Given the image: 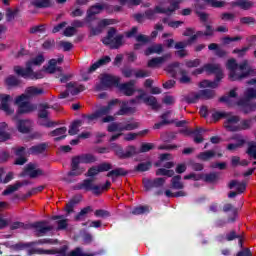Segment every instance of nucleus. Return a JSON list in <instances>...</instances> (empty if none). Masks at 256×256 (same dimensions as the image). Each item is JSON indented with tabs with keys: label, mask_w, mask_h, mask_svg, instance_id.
I'll use <instances>...</instances> for the list:
<instances>
[{
	"label": "nucleus",
	"mask_w": 256,
	"mask_h": 256,
	"mask_svg": "<svg viewBox=\"0 0 256 256\" xmlns=\"http://www.w3.org/2000/svg\"><path fill=\"white\" fill-rule=\"evenodd\" d=\"M96 254H86L81 248H76L66 256H95Z\"/></svg>",
	"instance_id": "obj_57"
},
{
	"label": "nucleus",
	"mask_w": 256,
	"mask_h": 256,
	"mask_svg": "<svg viewBox=\"0 0 256 256\" xmlns=\"http://www.w3.org/2000/svg\"><path fill=\"white\" fill-rule=\"evenodd\" d=\"M169 115H171V112H166L164 114H162L161 119L162 121L159 123H156L154 125V129H161V127H163V125H168V123H171V121H169Z\"/></svg>",
	"instance_id": "obj_38"
},
{
	"label": "nucleus",
	"mask_w": 256,
	"mask_h": 256,
	"mask_svg": "<svg viewBox=\"0 0 256 256\" xmlns=\"http://www.w3.org/2000/svg\"><path fill=\"white\" fill-rule=\"evenodd\" d=\"M160 53H163V45L161 44H154L150 47L147 48V50L145 51V55L149 56V55H160Z\"/></svg>",
	"instance_id": "obj_31"
},
{
	"label": "nucleus",
	"mask_w": 256,
	"mask_h": 256,
	"mask_svg": "<svg viewBox=\"0 0 256 256\" xmlns=\"http://www.w3.org/2000/svg\"><path fill=\"white\" fill-rule=\"evenodd\" d=\"M7 129V123H0V141H7L10 139L11 135L5 131Z\"/></svg>",
	"instance_id": "obj_39"
},
{
	"label": "nucleus",
	"mask_w": 256,
	"mask_h": 256,
	"mask_svg": "<svg viewBox=\"0 0 256 256\" xmlns=\"http://www.w3.org/2000/svg\"><path fill=\"white\" fill-rule=\"evenodd\" d=\"M33 229H35V233L38 237H43L45 233H49L53 227L47 226L45 222H36L32 224Z\"/></svg>",
	"instance_id": "obj_17"
},
{
	"label": "nucleus",
	"mask_w": 256,
	"mask_h": 256,
	"mask_svg": "<svg viewBox=\"0 0 256 256\" xmlns=\"http://www.w3.org/2000/svg\"><path fill=\"white\" fill-rule=\"evenodd\" d=\"M239 116H235L233 114H226V120L224 122V127L227 131H241V127L239 126Z\"/></svg>",
	"instance_id": "obj_13"
},
{
	"label": "nucleus",
	"mask_w": 256,
	"mask_h": 256,
	"mask_svg": "<svg viewBox=\"0 0 256 256\" xmlns=\"http://www.w3.org/2000/svg\"><path fill=\"white\" fill-rule=\"evenodd\" d=\"M229 189H236L238 193H243L247 189V184L245 182H239L237 180H232L229 183Z\"/></svg>",
	"instance_id": "obj_28"
},
{
	"label": "nucleus",
	"mask_w": 256,
	"mask_h": 256,
	"mask_svg": "<svg viewBox=\"0 0 256 256\" xmlns=\"http://www.w3.org/2000/svg\"><path fill=\"white\" fill-rule=\"evenodd\" d=\"M119 105V100H111L107 106H103L93 114H90L84 118L87 123H93L95 121H100V123H113L115 121V116L109 115L113 113V110Z\"/></svg>",
	"instance_id": "obj_4"
},
{
	"label": "nucleus",
	"mask_w": 256,
	"mask_h": 256,
	"mask_svg": "<svg viewBox=\"0 0 256 256\" xmlns=\"http://www.w3.org/2000/svg\"><path fill=\"white\" fill-rule=\"evenodd\" d=\"M82 159L85 164L95 163V161H97V158L92 154H84V155H82Z\"/></svg>",
	"instance_id": "obj_62"
},
{
	"label": "nucleus",
	"mask_w": 256,
	"mask_h": 256,
	"mask_svg": "<svg viewBox=\"0 0 256 256\" xmlns=\"http://www.w3.org/2000/svg\"><path fill=\"white\" fill-rule=\"evenodd\" d=\"M103 9H105V6L104 5H95V6H92L88 12H87V17L88 19H93V16L94 15H99V13H101V11H103Z\"/></svg>",
	"instance_id": "obj_32"
},
{
	"label": "nucleus",
	"mask_w": 256,
	"mask_h": 256,
	"mask_svg": "<svg viewBox=\"0 0 256 256\" xmlns=\"http://www.w3.org/2000/svg\"><path fill=\"white\" fill-rule=\"evenodd\" d=\"M204 3L207 5H210V7H224L225 2L224 1H217V0H204Z\"/></svg>",
	"instance_id": "obj_55"
},
{
	"label": "nucleus",
	"mask_w": 256,
	"mask_h": 256,
	"mask_svg": "<svg viewBox=\"0 0 256 256\" xmlns=\"http://www.w3.org/2000/svg\"><path fill=\"white\" fill-rule=\"evenodd\" d=\"M149 169H151V164L149 162L146 163H140L137 167H136V171H149Z\"/></svg>",
	"instance_id": "obj_64"
},
{
	"label": "nucleus",
	"mask_w": 256,
	"mask_h": 256,
	"mask_svg": "<svg viewBox=\"0 0 256 256\" xmlns=\"http://www.w3.org/2000/svg\"><path fill=\"white\" fill-rule=\"evenodd\" d=\"M6 84L9 87H15V85H19V80L15 76H9L6 78Z\"/></svg>",
	"instance_id": "obj_63"
},
{
	"label": "nucleus",
	"mask_w": 256,
	"mask_h": 256,
	"mask_svg": "<svg viewBox=\"0 0 256 256\" xmlns=\"http://www.w3.org/2000/svg\"><path fill=\"white\" fill-rule=\"evenodd\" d=\"M168 2L169 0H166L165 2L156 6L154 10L146 11L145 16L147 17V19H151L155 15V13H164L165 15H171V13H174V11H177V9H179V3H181V0H172V2L170 3V7L167 8Z\"/></svg>",
	"instance_id": "obj_7"
},
{
	"label": "nucleus",
	"mask_w": 256,
	"mask_h": 256,
	"mask_svg": "<svg viewBox=\"0 0 256 256\" xmlns=\"http://www.w3.org/2000/svg\"><path fill=\"white\" fill-rule=\"evenodd\" d=\"M78 189H84L85 191H93V193H99V186L93 184V181L86 179L79 186Z\"/></svg>",
	"instance_id": "obj_22"
},
{
	"label": "nucleus",
	"mask_w": 256,
	"mask_h": 256,
	"mask_svg": "<svg viewBox=\"0 0 256 256\" xmlns=\"http://www.w3.org/2000/svg\"><path fill=\"white\" fill-rule=\"evenodd\" d=\"M100 81V86L97 87L98 91H101V89H108V87H118L120 79L119 77L104 74L101 76Z\"/></svg>",
	"instance_id": "obj_12"
},
{
	"label": "nucleus",
	"mask_w": 256,
	"mask_h": 256,
	"mask_svg": "<svg viewBox=\"0 0 256 256\" xmlns=\"http://www.w3.org/2000/svg\"><path fill=\"white\" fill-rule=\"evenodd\" d=\"M171 59V54H165L161 57L152 58L148 61V67L151 69H157L158 67H161L163 63H165L167 60Z\"/></svg>",
	"instance_id": "obj_18"
},
{
	"label": "nucleus",
	"mask_w": 256,
	"mask_h": 256,
	"mask_svg": "<svg viewBox=\"0 0 256 256\" xmlns=\"http://www.w3.org/2000/svg\"><path fill=\"white\" fill-rule=\"evenodd\" d=\"M233 5L240 7V9H244V11H247V9H251V7H253V2L249 0H236Z\"/></svg>",
	"instance_id": "obj_34"
},
{
	"label": "nucleus",
	"mask_w": 256,
	"mask_h": 256,
	"mask_svg": "<svg viewBox=\"0 0 256 256\" xmlns=\"http://www.w3.org/2000/svg\"><path fill=\"white\" fill-rule=\"evenodd\" d=\"M110 149H112V151L116 153L117 157H119L120 159H123L125 151L123 150V147H121V145L117 143H112L110 145Z\"/></svg>",
	"instance_id": "obj_37"
},
{
	"label": "nucleus",
	"mask_w": 256,
	"mask_h": 256,
	"mask_svg": "<svg viewBox=\"0 0 256 256\" xmlns=\"http://www.w3.org/2000/svg\"><path fill=\"white\" fill-rule=\"evenodd\" d=\"M107 63H111V58L109 56L102 57L89 68L88 73H93V71H97L99 67L107 65Z\"/></svg>",
	"instance_id": "obj_25"
},
{
	"label": "nucleus",
	"mask_w": 256,
	"mask_h": 256,
	"mask_svg": "<svg viewBox=\"0 0 256 256\" xmlns=\"http://www.w3.org/2000/svg\"><path fill=\"white\" fill-rule=\"evenodd\" d=\"M67 91L71 93V95H77L81 93V91H85V87L83 85H79L77 82H70L67 84Z\"/></svg>",
	"instance_id": "obj_26"
},
{
	"label": "nucleus",
	"mask_w": 256,
	"mask_h": 256,
	"mask_svg": "<svg viewBox=\"0 0 256 256\" xmlns=\"http://www.w3.org/2000/svg\"><path fill=\"white\" fill-rule=\"evenodd\" d=\"M71 171L68 172L67 176L65 177V181L70 183L71 177H79V175H83L85 173V168L78 167V166H71Z\"/></svg>",
	"instance_id": "obj_23"
},
{
	"label": "nucleus",
	"mask_w": 256,
	"mask_h": 256,
	"mask_svg": "<svg viewBox=\"0 0 256 256\" xmlns=\"http://www.w3.org/2000/svg\"><path fill=\"white\" fill-rule=\"evenodd\" d=\"M184 179L186 181L192 180V181H201L203 179V175L196 174V173H190L184 176Z\"/></svg>",
	"instance_id": "obj_53"
},
{
	"label": "nucleus",
	"mask_w": 256,
	"mask_h": 256,
	"mask_svg": "<svg viewBox=\"0 0 256 256\" xmlns=\"http://www.w3.org/2000/svg\"><path fill=\"white\" fill-rule=\"evenodd\" d=\"M82 123L81 121H75L72 123L68 133L69 135H77L79 133V127H81Z\"/></svg>",
	"instance_id": "obj_45"
},
{
	"label": "nucleus",
	"mask_w": 256,
	"mask_h": 256,
	"mask_svg": "<svg viewBox=\"0 0 256 256\" xmlns=\"http://www.w3.org/2000/svg\"><path fill=\"white\" fill-rule=\"evenodd\" d=\"M45 149H47V144L41 143V144L32 146L27 153L28 155H39L43 153Z\"/></svg>",
	"instance_id": "obj_30"
},
{
	"label": "nucleus",
	"mask_w": 256,
	"mask_h": 256,
	"mask_svg": "<svg viewBox=\"0 0 256 256\" xmlns=\"http://www.w3.org/2000/svg\"><path fill=\"white\" fill-rule=\"evenodd\" d=\"M117 87L121 93L127 95L128 97H131V95L135 93V81L133 80L128 83L118 84Z\"/></svg>",
	"instance_id": "obj_19"
},
{
	"label": "nucleus",
	"mask_w": 256,
	"mask_h": 256,
	"mask_svg": "<svg viewBox=\"0 0 256 256\" xmlns=\"http://www.w3.org/2000/svg\"><path fill=\"white\" fill-rule=\"evenodd\" d=\"M247 154L249 155V157L256 159V142H250L248 144Z\"/></svg>",
	"instance_id": "obj_47"
},
{
	"label": "nucleus",
	"mask_w": 256,
	"mask_h": 256,
	"mask_svg": "<svg viewBox=\"0 0 256 256\" xmlns=\"http://www.w3.org/2000/svg\"><path fill=\"white\" fill-rule=\"evenodd\" d=\"M31 4L38 9H45L53 6V0H32Z\"/></svg>",
	"instance_id": "obj_29"
},
{
	"label": "nucleus",
	"mask_w": 256,
	"mask_h": 256,
	"mask_svg": "<svg viewBox=\"0 0 256 256\" xmlns=\"http://www.w3.org/2000/svg\"><path fill=\"white\" fill-rule=\"evenodd\" d=\"M16 128L19 133H30L31 129H33V122L31 120H17Z\"/></svg>",
	"instance_id": "obj_20"
},
{
	"label": "nucleus",
	"mask_w": 256,
	"mask_h": 256,
	"mask_svg": "<svg viewBox=\"0 0 256 256\" xmlns=\"http://www.w3.org/2000/svg\"><path fill=\"white\" fill-rule=\"evenodd\" d=\"M25 173L28 177L35 179V177L43 175V170H41L37 164H28L26 166Z\"/></svg>",
	"instance_id": "obj_21"
},
{
	"label": "nucleus",
	"mask_w": 256,
	"mask_h": 256,
	"mask_svg": "<svg viewBox=\"0 0 256 256\" xmlns=\"http://www.w3.org/2000/svg\"><path fill=\"white\" fill-rule=\"evenodd\" d=\"M109 170H111V164L102 163V164H99L98 166L91 167L87 172V177H95L99 175V173H103Z\"/></svg>",
	"instance_id": "obj_16"
},
{
	"label": "nucleus",
	"mask_w": 256,
	"mask_h": 256,
	"mask_svg": "<svg viewBox=\"0 0 256 256\" xmlns=\"http://www.w3.org/2000/svg\"><path fill=\"white\" fill-rule=\"evenodd\" d=\"M19 187H21V184H14V185L8 186L7 189L3 191V195H11L15 193V191H18Z\"/></svg>",
	"instance_id": "obj_51"
},
{
	"label": "nucleus",
	"mask_w": 256,
	"mask_h": 256,
	"mask_svg": "<svg viewBox=\"0 0 256 256\" xmlns=\"http://www.w3.org/2000/svg\"><path fill=\"white\" fill-rule=\"evenodd\" d=\"M145 104L149 105L153 109H158V107H159V103H157V98H155L153 96H148Z\"/></svg>",
	"instance_id": "obj_52"
},
{
	"label": "nucleus",
	"mask_w": 256,
	"mask_h": 256,
	"mask_svg": "<svg viewBox=\"0 0 256 256\" xmlns=\"http://www.w3.org/2000/svg\"><path fill=\"white\" fill-rule=\"evenodd\" d=\"M48 109H51V107L48 106L47 103L39 105L38 117H40V119H44V120H40V125H42L43 127H54L55 122L48 119L49 117Z\"/></svg>",
	"instance_id": "obj_10"
},
{
	"label": "nucleus",
	"mask_w": 256,
	"mask_h": 256,
	"mask_svg": "<svg viewBox=\"0 0 256 256\" xmlns=\"http://www.w3.org/2000/svg\"><path fill=\"white\" fill-rule=\"evenodd\" d=\"M107 131L109 133H121L123 132V124L119 122H112L110 125H108Z\"/></svg>",
	"instance_id": "obj_35"
},
{
	"label": "nucleus",
	"mask_w": 256,
	"mask_h": 256,
	"mask_svg": "<svg viewBox=\"0 0 256 256\" xmlns=\"http://www.w3.org/2000/svg\"><path fill=\"white\" fill-rule=\"evenodd\" d=\"M14 103L18 106V113H32V111L37 109V106L29 102V99L27 98H22L19 100V96H17Z\"/></svg>",
	"instance_id": "obj_11"
},
{
	"label": "nucleus",
	"mask_w": 256,
	"mask_h": 256,
	"mask_svg": "<svg viewBox=\"0 0 256 256\" xmlns=\"http://www.w3.org/2000/svg\"><path fill=\"white\" fill-rule=\"evenodd\" d=\"M253 125V120L248 119V120H242L239 124L240 131H247L250 127Z\"/></svg>",
	"instance_id": "obj_48"
},
{
	"label": "nucleus",
	"mask_w": 256,
	"mask_h": 256,
	"mask_svg": "<svg viewBox=\"0 0 256 256\" xmlns=\"http://www.w3.org/2000/svg\"><path fill=\"white\" fill-rule=\"evenodd\" d=\"M113 23H115V20H111V19H103V20H101L99 22L97 28H92V34L93 35H99V33H101V31H103L104 27H107L109 25H113Z\"/></svg>",
	"instance_id": "obj_24"
},
{
	"label": "nucleus",
	"mask_w": 256,
	"mask_h": 256,
	"mask_svg": "<svg viewBox=\"0 0 256 256\" xmlns=\"http://www.w3.org/2000/svg\"><path fill=\"white\" fill-rule=\"evenodd\" d=\"M176 69H179V62H174L172 64H170L167 68H166V71L168 73H170V75L172 77H177V73L175 72Z\"/></svg>",
	"instance_id": "obj_46"
},
{
	"label": "nucleus",
	"mask_w": 256,
	"mask_h": 256,
	"mask_svg": "<svg viewBox=\"0 0 256 256\" xmlns=\"http://www.w3.org/2000/svg\"><path fill=\"white\" fill-rule=\"evenodd\" d=\"M204 181H207L208 183H214V181H217L219 179V175L215 173L207 174L206 176H203Z\"/></svg>",
	"instance_id": "obj_59"
},
{
	"label": "nucleus",
	"mask_w": 256,
	"mask_h": 256,
	"mask_svg": "<svg viewBox=\"0 0 256 256\" xmlns=\"http://www.w3.org/2000/svg\"><path fill=\"white\" fill-rule=\"evenodd\" d=\"M16 155L19 158L16 159L15 165H25V163H27V159L23 157V155H27V151L25 150V147H19L16 150Z\"/></svg>",
	"instance_id": "obj_27"
},
{
	"label": "nucleus",
	"mask_w": 256,
	"mask_h": 256,
	"mask_svg": "<svg viewBox=\"0 0 256 256\" xmlns=\"http://www.w3.org/2000/svg\"><path fill=\"white\" fill-rule=\"evenodd\" d=\"M45 93V90L39 87L31 86L26 88L25 92L18 96V102L21 101V99H33L34 97H38V95H43Z\"/></svg>",
	"instance_id": "obj_15"
},
{
	"label": "nucleus",
	"mask_w": 256,
	"mask_h": 256,
	"mask_svg": "<svg viewBox=\"0 0 256 256\" xmlns=\"http://www.w3.org/2000/svg\"><path fill=\"white\" fill-rule=\"evenodd\" d=\"M45 61V57L39 54L35 57H32L27 63L26 68L21 66H15L14 72L16 75L23 77L24 79H43L45 77V73H62L60 67L57 65H61L63 63V56H59L58 59H51L48 63V66L45 68L44 71L34 72L33 67H39V65L43 64Z\"/></svg>",
	"instance_id": "obj_1"
},
{
	"label": "nucleus",
	"mask_w": 256,
	"mask_h": 256,
	"mask_svg": "<svg viewBox=\"0 0 256 256\" xmlns=\"http://www.w3.org/2000/svg\"><path fill=\"white\" fill-rule=\"evenodd\" d=\"M138 95L136 96L135 99H132L130 102H122L120 105V109L119 111H117L115 113V115L119 116V115H129L131 113H135L136 109L133 107H129V103L130 105L133 103L139 104V103H147V99L149 98V96L147 95V93L145 92V90L143 89H138L137 90Z\"/></svg>",
	"instance_id": "obj_6"
},
{
	"label": "nucleus",
	"mask_w": 256,
	"mask_h": 256,
	"mask_svg": "<svg viewBox=\"0 0 256 256\" xmlns=\"http://www.w3.org/2000/svg\"><path fill=\"white\" fill-rule=\"evenodd\" d=\"M149 212V207L139 206L132 210V215H143V213Z\"/></svg>",
	"instance_id": "obj_50"
},
{
	"label": "nucleus",
	"mask_w": 256,
	"mask_h": 256,
	"mask_svg": "<svg viewBox=\"0 0 256 256\" xmlns=\"http://www.w3.org/2000/svg\"><path fill=\"white\" fill-rule=\"evenodd\" d=\"M90 211H92L91 207L88 206L84 209H82L79 214L76 216V221H81V219H83L85 217V215H87V213H90Z\"/></svg>",
	"instance_id": "obj_61"
},
{
	"label": "nucleus",
	"mask_w": 256,
	"mask_h": 256,
	"mask_svg": "<svg viewBox=\"0 0 256 256\" xmlns=\"http://www.w3.org/2000/svg\"><path fill=\"white\" fill-rule=\"evenodd\" d=\"M214 73L217 75V79L214 81L203 80L200 82L199 87L201 89H215L219 87V79H223V70L219 64H205L202 68H198L194 71L195 75H201V73Z\"/></svg>",
	"instance_id": "obj_5"
},
{
	"label": "nucleus",
	"mask_w": 256,
	"mask_h": 256,
	"mask_svg": "<svg viewBox=\"0 0 256 256\" xmlns=\"http://www.w3.org/2000/svg\"><path fill=\"white\" fill-rule=\"evenodd\" d=\"M253 99H256V90L248 88L245 90L243 98L237 101V88H234L227 96L220 98V101L232 107L237 105L243 113H251V111H255L256 107V102H252Z\"/></svg>",
	"instance_id": "obj_2"
},
{
	"label": "nucleus",
	"mask_w": 256,
	"mask_h": 256,
	"mask_svg": "<svg viewBox=\"0 0 256 256\" xmlns=\"http://www.w3.org/2000/svg\"><path fill=\"white\" fill-rule=\"evenodd\" d=\"M104 45H110L112 49H119L123 45V35H117L115 28L108 31V35L103 40Z\"/></svg>",
	"instance_id": "obj_8"
},
{
	"label": "nucleus",
	"mask_w": 256,
	"mask_h": 256,
	"mask_svg": "<svg viewBox=\"0 0 256 256\" xmlns=\"http://www.w3.org/2000/svg\"><path fill=\"white\" fill-rule=\"evenodd\" d=\"M172 189H183L185 185L181 182V176H174L171 180Z\"/></svg>",
	"instance_id": "obj_41"
},
{
	"label": "nucleus",
	"mask_w": 256,
	"mask_h": 256,
	"mask_svg": "<svg viewBox=\"0 0 256 256\" xmlns=\"http://www.w3.org/2000/svg\"><path fill=\"white\" fill-rule=\"evenodd\" d=\"M137 153H139V151L135 146H128L124 152L123 159H129V157H133V155H137Z\"/></svg>",
	"instance_id": "obj_44"
},
{
	"label": "nucleus",
	"mask_w": 256,
	"mask_h": 256,
	"mask_svg": "<svg viewBox=\"0 0 256 256\" xmlns=\"http://www.w3.org/2000/svg\"><path fill=\"white\" fill-rule=\"evenodd\" d=\"M244 144H245V139H243L242 136H238L237 143L229 144L228 150L236 151V149H239V147H243Z\"/></svg>",
	"instance_id": "obj_42"
},
{
	"label": "nucleus",
	"mask_w": 256,
	"mask_h": 256,
	"mask_svg": "<svg viewBox=\"0 0 256 256\" xmlns=\"http://www.w3.org/2000/svg\"><path fill=\"white\" fill-rule=\"evenodd\" d=\"M179 82L183 84L191 83V77L185 71L180 72Z\"/></svg>",
	"instance_id": "obj_58"
},
{
	"label": "nucleus",
	"mask_w": 256,
	"mask_h": 256,
	"mask_svg": "<svg viewBox=\"0 0 256 256\" xmlns=\"http://www.w3.org/2000/svg\"><path fill=\"white\" fill-rule=\"evenodd\" d=\"M213 97H215V92L210 89H205L191 93L187 97V101L188 103H197L198 101H203L205 99H213Z\"/></svg>",
	"instance_id": "obj_9"
},
{
	"label": "nucleus",
	"mask_w": 256,
	"mask_h": 256,
	"mask_svg": "<svg viewBox=\"0 0 256 256\" xmlns=\"http://www.w3.org/2000/svg\"><path fill=\"white\" fill-rule=\"evenodd\" d=\"M203 131H205L203 128H199L192 132L195 143H203V138L200 136Z\"/></svg>",
	"instance_id": "obj_49"
},
{
	"label": "nucleus",
	"mask_w": 256,
	"mask_h": 256,
	"mask_svg": "<svg viewBox=\"0 0 256 256\" xmlns=\"http://www.w3.org/2000/svg\"><path fill=\"white\" fill-rule=\"evenodd\" d=\"M11 103H13V97L7 94L0 95V109L7 115H13L15 112V110L11 108Z\"/></svg>",
	"instance_id": "obj_14"
},
{
	"label": "nucleus",
	"mask_w": 256,
	"mask_h": 256,
	"mask_svg": "<svg viewBox=\"0 0 256 256\" xmlns=\"http://www.w3.org/2000/svg\"><path fill=\"white\" fill-rule=\"evenodd\" d=\"M121 5H127L128 7H135L141 5V0H119Z\"/></svg>",
	"instance_id": "obj_54"
},
{
	"label": "nucleus",
	"mask_w": 256,
	"mask_h": 256,
	"mask_svg": "<svg viewBox=\"0 0 256 256\" xmlns=\"http://www.w3.org/2000/svg\"><path fill=\"white\" fill-rule=\"evenodd\" d=\"M124 175H127V171H125L123 168H117L110 171L107 174V177H111V179H114L115 177H123Z\"/></svg>",
	"instance_id": "obj_40"
},
{
	"label": "nucleus",
	"mask_w": 256,
	"mask_h": 256,
	"mask_svg": "<svg viewBox=\"0 0 256 256\" xmlns=\"http://www.w3.org/2000/svg\"><path fill=\"white\" fill-rule=\"evenodd\" d=\"M67 133V128H58L54 131H52L51 135L52 137H56L55 141H61V139H65Z\"/></svg>",
	"instance_id": "obj_33"
},
{
	"label": "nucleus",
	"mask_w": 256,
	"mask_h": 256,
	"mask_svg": "<svg viewBox=\"0 0 256 256\" xmlns=\"http://www.w3.org/2000/svg\"><path fill=\"white\" fill-rule=\"evenodd\" d=\"M156 175H164L166 177H173L175 175V171L167 170L165 168H160L157 170Z\"/></svg>",
	"instance_id": "obj_56"
},
{
	"label": "nucleus",
	"mask_w": 256,
	"mask_h": 256,
	"mask_svg": "<svg viewBox=\"0 0 256 256\" xmlns=\"http://www.w3.org/2000/svg\"><path fill=\"white\" fill-rule=\"evenodd\" d=\"M213 157H215V151L213 150L202 152L198 155V159L201 161H209V159H213Z\"/></svg>",
	"instance_id": "obj_43"
},
{
	"label": "nucleus",
	"mask_w": 256,
	"mask_h": 256,
	"mask_svg": "<svg viewBox=\"0 0 256 256\" xmlns=\"http://www.w3.org/2000/svg\"><path fill=\"white\" fill-rule=\"evenodd\" d=\"M226 69L229 71L231 81H241L247 77H255L256 69L249 66V61L244 60L240 64L237 60L231 58L226 63Z\"/></svg>",
	"instance_id": "obj_3"
},
{
	"label": "nucleus",
	"mask_w": 256,
	"mask_h": 256,
	"mask_svg": "<svg viewBox=\"0 0 256 256\" xmlns=\"http://www.w3.org/2000/svg\"><path fill=\"white\" fill-rule=\"evenodd\" d=\"M84 162L83 160V156H76L74 158H72V164L71 167H80L79 165H82Z\"/></svg>",
	"instance_id": "obj_60"
},
{
	"label": "nucleus",
	"mask_w": 256,
	"mask_h": 256,
	"mask_svg": "<svg viewBox=\"0 0 256 256\" xmlns=\"http://www.w3.org/2000/svg\"><path fill=\"white\" fill-rule=\"evenodd\" d=\"M146 133H149V130H144L138 133H128L124 135V141H135V139H137V137L141 136V135H146Z\"/></svg>",
	"instance_id": "obj_36"
}]
</instances>
